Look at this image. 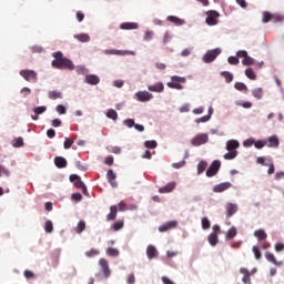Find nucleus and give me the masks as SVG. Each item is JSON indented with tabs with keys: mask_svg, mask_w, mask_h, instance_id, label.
Returning a JSON list of instances; mask_svg holds the SVG:
<instances>
[{
	"mask_svg": "<svg viewBox=\"0 0 284 284\" xmlns=\"http://www.w3.org/2000/svg\"><path fill=\"white\" fill-rule=\"evenodd\" d=\"M51 65L58 70H74V63H72L68 58H62V60H53Z\"/></svg>",
	"mask_w": 284,
	"mask_h": 284,
	"instance_id": "1",
	"label": "nucleus"
},
{
	"mask_svg": "<svg viewBox=\"0 0 284 284\" xmlns=\"http://www.w3.org/2000/svg\"><path fill=\"white\" fill-rule=\"evenodd\" d=\"M20 77H22V79H24V81H28L29 83H37V81H39V75L37 71L30 69L21 70Z\"/></svg>",
	"mask_w": 284,
	"mask_h": 284,
	"instance_id": "2",
	"label": "nucleus"
},
{
	"mask_svg": "<svg viewBox=\"0 0 284 284\" xmlns=\"http://www.w3.org/2000/svg\"><path fill=\"white\" fill-rule=\"evenodd\" d=\"M181 83H185V78L173 75L171 77V82H168L166 85L172 90H183V85Z\"/></svg>",
	"mask_w": 284,
	"mask_h": 284,
	"instance_id": "3",
	"label": "nucleus"
},
{
	"mask_svg": "<svg viewBox=\"0 0 284 284\" xmlns=\"http://www.w3.org/2000/svg\"><path fill=\"white\" fill-rule=\"evenodd\" d=\"M209 139L210 138L205 133L197 134L191 140V144L194 148H199V145H204V143H207Z\"/></svg>",
	"mask_w": 284,
	"mask_h": 284,
	"instance_id": "4",
	"label": "nucleus"
},
{
	"mask_svg": "<svg viewBox=\"0 0 284 284\" xmlns=\"http://www.w3.org/2000/svg\"><path fill=\"white\" fill-rule=\"evenodd\" d=\"M207 17H206V23L207 26H216L219 23V18L221 17V14L217 11L214 10H210L206 12Z\"/></svg>",
	"mask_w": 284,
	"mask_h": 284,
	"instance_id": "5",
	"label": "nucleus"
},
{
	"mask_svg": "<svg viewBox=\"0 0 284 284\" xmlns=\"http://www.w3.org/2000/svg\"><path fill=\"white\" fill-rule=\"evenodd\" d=\"M219 54H221V49L209 50L203 57L204 63H212Z\"/></svg>",
	"mask_w": 284,
	"mask_h": 284,
	"instance_id": "6",
	"label": "nucleus"
},
{
	"mask_svg": "<svg viewBox=\"0 0 284 284\" xmlns=\"http://www.w3.org/2000/svg\"><path fill=\"white\" fill-rule=\"evenodd\" d=\"M99 265L101 267L104 278H110V274H112V271H110V264L108 263V260H105L103 257L100 258Z\"/></svg>",
	"mask_w": 284,
	"mask_h": 284,
	"instance_id": "7",
	"label": "nucleus"
},
{
	"mask_svg": "<svg viewBox=\"0 0 284 284\" xmlns=\"http://www.w3.org/2000/svg\"><path fill=\"white\" fill-rule=\"evenodd\" d=\"M221 169V161L215 160L212 162L210 168L206 170V176H215Z\"/></svg>",
	"mask_w": 284,
	"mask_h": 284,
	"instance_id": "8",
	"label": "nucleus"
},
{
	"mask_svg": "<svg viewBox=\"0 0 284 284\" xmlns=\"http://www.w3.org/2000/svg\"><path fill=\"white\" fill-rule=\"evenodd\" d=\"M135 97L141 103H145L146 101H151V99H154V95L148 91H139Z\"/></svg>",
	"mask_w": 284,
	"mask_h": 284,
	"instance_id": "9",
	"label": "nucleus"
},
{
	"mask_svg": "<svg viewBox=\"0 0 284 284\" xmlns=\"http://www.w3.org/2000/svg\"><path fill=\"white\" fill-rule=\"evenodd\" d=\"M106 181L110 183L111 187H119L116 183V173L112 169L106 172Z\"/></svg>",
	"mask_w": 284,
	"mask_h": 284,
	"instance_id": "10",
	"label": "nucleus"
},
{
	"mask_svg": "<svg viewBox=\"0 0 284 284\" xmlns=\"http://www.w3.org/2000/svg\"><path fill=\"white\" fill-rule=\"evenodd\" d=\"M226 210V216L227 219H230L231 216H234V214H236V212H239V205L229 202L225 206Z\"/></svg>",
	"mask_w": 284,
	"mask_h": 284,
	"instance_id": "11",
	"label": "nucleus"
},
{
	"mask_svg": "<svg viewBox=\"0 0 284 284\" xmlns=\"http://www.w3.org/2000/svg\"><path fill=\"white\" fill-rule=\"evenodd\" d=\"M178 225L179 222L176 221L166 222L159 227V232H169V230H174Z\"/></svg>",
	"mask_w": 284,
	"mask_h": 284,
	"instance_id": "12",
	"label": "nucleus"
},
{
	"mask_svg": "<svg viewBox=\"0 0 284 284\" xmlns=\"http://www.w3.org/2000/svg\"><path fill=\"white\" fill-rule=\"evenodd\" d=\"M176 187V182H170L165 186L159 189L160 194H169V192H173Z\"/></svg>",
	"mask_w": 284,
	"mask_h": 284,
	"instance_id": "13",
	"label": "nucleus"
},
{
	"mask_svg": "<svg viewBox=\"0 0 284 284\" xmlns=\"http://www.w3.org/2000/svg\"><path fill=\"white\" fill-rule=\"evenodd\" d=\"M232 187V183L230 182H223L213 187V192L221 193L225 192V190H230Z\"/></svg>",
	"mask_w": 284,
	"mask_h": 284,
	"instance_id": "14",
	"label": "nucleus"
},
{
	"mask_svg": "<svg viewBox=\"0 0 284 284\" xmlns=\"http://www.w3.org/2000/svg\"><path fill=\"white\" fill-rule=\"evenodd\" d=\"M146 256L152 261V258H158L159 256V251H156V247L154 245H149L146 247Z\"/></svg>",
	"mask_w": 284,
	"mask_h": 284,
	"instance_id": "15",
	"label": "nucleus"
},
{
	"mask_svg": "<svg viewBox=\"0 0 284 284\" xmlns=\"http://www.w3.org/2000/svg\"><path fill=\"white\" fill-rule=\"evenodd\" d=\"M104 54H116L120 57H125V54L134 55V51H123V50L112 49V50H105Z\"/></svg>",
	"mask_w": 284,
	"mask_h": 284,
	"instance_id": "16",
	"label": "nucleus"
},
{
	"mask_svg": "<svg viewBox=\"0 0 284 284\" xmlns=\"http://www.w3.org/2000/svg\"><path fill=\"white\" fill-rule=\"evenodd\" d=\"M241 144L239 143V141L236 140H229L226 142V150L227 152H236V149L240 146Z\"/></svg>",
	"mask_w": 284,
	"mask_h": 284,
	"instance_id": "17",
	"label": "nucleus"
},
{
	"mask_svg": "<svg viewBox=\"0 0 284 284\" xmlns=\"http://www.w3.org/2000/svg\"><path fill=\"white\" fill-rule=\"evenodd\" d=\"M148 90L150 92H163L165 90V85H163V82H158L155 84L149 85Z\"/></svg>",
	"mask_w": 284,
	"mask_h": 284,
	"instance_id": "18",
	"label": "nucleus"
},
{
	"mask_svg": "<svg viewBox=\"0 0 284 284\" xmlns=\"http://www.w3.org/2000/svg\"><path fill=\"white\" fill-rule=\"evenodd\" d=\"M54 165L59 169L68 168V160H65L63 156H55Z\"/></svg>",
	"mask_w": 284,
	"mask_h": 284,
	"instance_id": "19",
	"label": "nucleus"
},
{
	"mask_svg": "<svg viewBox=\"0 0 284 284\" xmlns=\"http://www.w3.org/2000/svg\"><path fill=\"white\" fill-rule=\"evenodd\" d=\"M121 30H138L139 29V24L136 22H123L120 26Z\"/></svg>",
	"mask_w": 284,
	"mask_h": 284,
	"instance_id": "20",
	"label": "nucleus"
},
{
	"mask_svg": "<svg viewBox=\"0 0 284 284\" xmlns=\"http://www.w3.org/2000/svg\"><path fill=\"white\" fill-rule=\"evenodd\" d=\"M265 258L266 261H268V263H273V265H276L277 267H281V265H283V262L276 261V257L270 252L265 253Z\"/></svg>",
	"mask_w": 284,
	"mask_h": 284,
	"instance_id": "21",
	"label": "nucleus"
},
{
	"mask_svg": "<svg viewBox=\"0 0 284 284\" xmlns=\"http://www.w3.org/2000/svg\"><path fill=\"white\" fill-rule=\"evenodd\" d=\"M267 148H278L280 145V141H278V136L276 135H272L270 136L267 140Z\"/></svg>",
	"mask_w": 284,
	"mask_h": 284,
	"instance_id": "22",
	"label": "nucleus"
},
{
	"mask_svg": "<svg viewBox=\"0 0 284 284\" xmlns=\"http://www.w3.org/2000/svg\"><path fill=\"white\" fill-rule=\"evenodd\" d=\"M118 212L119 207L116 205L110 206V213L106 215V221H114V219H116Z\"/></svg>",
	"mask_w": 284,
	"mask_h": 284,
	"instance_id": "23",
	"label": "nucleus"
},
{
	"mask_svg": "<svg viewBox=\"0 0 284 284\" xmlns=\"http://www.w3.org/2000/svg\"><path fill=\"white\" fill-rule=\"evenodd\" d=\"M100 81L101 80L94 74H90L85 77V83H88L89 85H99Z\"/></svg>",
	"mask_w": 284,
	"mask_h": 284,
	"instance_id": "24",
	"label": "nucleus"
},
{
	"mask_svg": "<svg viewBox=\"0 0 284 284\" xmlns=\"http://www.w3.org/2000/svg\"><path fill=\"white\" fill-rule=\"evenodd\" d=\"M166 21H170L171 23H174V26H184L185 20L178 18L176 16H169L166 18Z\"/></svg>",
	"mask_w": 284,
	"mask_h": 284,
	"instance_id": "25",
	"label": "nucleus"
},
{
	"mask_svg": "<svg viewBox=\"0 0 284 284\" xmlns=\"http://www.w3.org/2000/svg\"><path fill=\"white\" fill-rule=\"evenodd\" d=\"M253 234H254V236L257 237L258 242L267 240V233H265V231L263 229L254 231Z\"/></svg>",
	"mask_w": 284,
	"mask_h": 284,
	"instance_id": "26",
	"label": "nucleus"
},
{
	"mask_svg": "<svg viewBox=\"0 0 284 284\" xmlns=\"http://www.w3.org/2000/svg\"><path fill=\"white\" fill-rule=\"evenodd\" d=\"M48 97L51 101H57V99H63V93H61V91L53 90L48 92Z\"/></svg>",
	"mask_w": 284,
	"mask_h": 284,
	"instance_id": "27",
	"label": "nucleus"
},
{
	"mask_svg": "<svg viewBox=\"0 0 284 284\" xmlns=\"http://www.w3.org/2000/svg\"><path fill=\"white\" fill-rule=\"evenodd\" d=\"M74 39H77L81 43H89L90 36L88 33H80V34H75Z\"/></svg>",
	"mask_w": 284,
	"mask_h": 284,
	"instance_id": "28",
	"label": "nucleus"
},
{
	"mask_svg": "<svg viewBox=\"0 0 284 284\" xmlns=\"http://www.w3.org/2000/svg\"><path fill=\"white\" fill-rule=\"evenodd\" d=\"M240 273L244 274V276L242 278V283L250 284L251 283L250 271H247V268H240Z\"/></svg>",
	"mask_w": 284,
	"mask_h": 284,
	"instance_id": "29",
	"label": "nucleus"
},
{
	"mask_svg": "<svg viewBox=\"0 0 284 284\" xmlns=\"http://www.w3.org/2000/svg\"><path fill=\"white\" fill-rule=\"evenodd\" d=\"M236 234H237L236 227L232 226L226 232V236H225L226 241H232V239H234V236H236Z\"/></svg>",
	"mask_w": 284,
	"mask_h": 284,
	"instance_id": "30",
	"label": "nucleus"
},
{
	"mask_svg": "<svg viewBox=\"0 0 284 284\" xmlns=\"http://www.w3.org/2000/svg\"><path fill=\"white\" fill-rule=\"evenodd\" d=\"M207 241H209L210 245H212V247H214L219 243V235L211 233L207 236Z\"/></svg>",
	"mask_w": 284,
	"mask_h": 284,
	"instance_id": "31",
	"label": "nucleus"
},
{
	"mask_svg": "<svg viewBox=\"0 0 284 284\" xmlns=\"http://www.w3.org/2000/svg\"><path fill=\"white\" fill-rule=\"evenodd\" d=\"M221 77H223L227 83L234 81V74L230 73V71H222Z\"/></svg>",
	"mask_w": 284,
	"mask_h": 284,
	"instance_id": "32",
	"label": "nucleus"
},
{
	"mask_svg": "<svg viewBox=\"0 0 284 284\" xmlns=\"http://www.w3.org/2000/svg\"><path fill=\"white\" fill-rule=\"evenodd\" d=\"M239 156V151H229L227 153L224 154L225 161H232Z\"/></svg>",
	"mask_w": 284,
	"mask_h": 284,
	"instance_id": "33",
	"label": "nucleus"
},
{
	"mask_svg": "<svg viewBox=\"0 0 284 284\" xmlns=\"http://www.w3.org/2000/svg\"><path fill=\"white\" fill-rule=\"evenodd\" d=\"M11 145L13 148H23L24 142H23V138H16L11 141Z\"/></svg>",
	"mask_w": 284,
	"mask_h": 284,
	"instance_id": "34",
	"label": "nucleus"
},
{
	"mask_svg": "<svg viewBox=\"0 0 284 284\" xmlns=\"http://www.w3.org/2000/svg\"><path fill=\"white\" fill-rule=\"evenodd\" d=\"M245 77H247V79H251V81H256V73L254 72V69H252V68H247L245 70Z\"/></svg>",
	"mask_w": 284,
	"mask_h": 284,
	"instance_id": "35",
	"label": "nucleus"
},
{
	"mask_svg": "<svg viewBox=\"0 0 284 284\" xmlns=\"http://www.w3.org/2000/svg\"><path fill=\"white\" fill-rule=\"evenodd\" d=\"M84 230H85V221L80 220L77 227H74V232H77V234H81Z\"/></svg>",
	"mask_w": 284,
	"mask_h": 284,
	"instance_id": "36",
	"label": "nucleus"
},
{
	"mask_svg": "<svg viewBox=\"0 0 284 284\" xmlns=\"http://www.w3.org/2000/svg\"><path fill=\"white\" fill-rule=\"evenodd\" d=\"M99 254H101V252L97 248H91V250L85 252V256L88 258H94V256H99Z\"/></svg>",
	"mask_w": 284,
	"mask_h": 284,
	"instance_id": "37",
	"label": "nucleus"
},
{
	"mask_svg": "<svg viewBox=\"0 0 284 284\" xmlns=\"http://www.w3.org/2000/svg\"><path fill=\"white\" fill-rule=\"evenodd\" d=\"M273 14L270 11H264L262 14V21L263 23H270V21L273 19Z\"/></svg>",
	"mask_w": 284,
	"mask_h": 284,
	"instance_id": "38",
	"label": "nucleus"
},
{
	"mask_svg": "<svg viewBox=\"0 0 284 284\" xmlns=\"http://www.w3.org/2000/svg\"><path fill=\"white\" fill-rule=\"evenodd\" d=\"M252 94L255 99L261 100L263 99V89L262 88L254 89L252 91Z\"/></svg>",
	"mask_w": 284,
	"mask_h": 284,
	"instance_id": "39",
	"label": "nucleus"
},
{
	"mask_svg": "<svg viewBox=\"0 0 284 284\" xmlns=\"http://www.w3.org/2000/svg\"><path fill=\"white\" fill-rule=\"evenodd\" d=\"M265 145H267V140H255L254 146L256 148V150H263Z\"/></svg>",
	"mask_w": 284,
	"mask_h": 284,
	"instance_id": "40",
	"label": "nucleus"
},
{
	"mask_svg": "<svg viewBox=\"0 0 284 284\" xmlns=\"http://www.w3.org/2000/svg\"><path fill=\"white\" fill-rule=\"evenodd\" d=\"M206 168H207V162L201 161L197 164V174H203V172H205Z\"/></svg>",
	"mask_w": 284,
	"mask_h": 284,
	"instance_id": "41",
	"label": "nucleus"
},
{
	"mask_svg": "<svg viewBox=\"0 0 284 284\" xmlns=\"http://www.w3.org/2000/svg\"><path fill=\"white\" fill-rule=\"evenodd\" d=\"M235 90H239L240 92H247V85L243 82H236L234 84Z\"/></svg>",
	"mask_w": 284,
	"mask_h": 284,
	"instance_id": "42",
	"label": "nucleus"
},
{
	"mask_svg": "<svg viewBox=\"0 0 284 284\" xmlns=\"http://www.w3.org/2000/svg\"><path fill=\"white\" fill-rule=\"evenodd\" d=\"M242 63L244 65H254L256 62L254 61V58L246 55L243 60Z\"/></svg>",
	"mask_w": 284,
	"mask_h": 284,
	"instance_id": "43",
	"label": "nucleus"
},
{
	"mask_svg": "<svg viewBox=\"0 0 284 284\" xmlns=\"http://www.w3.org/2000/svg\"><path fill=\"white\" fill-rule=\"evenodd\" d=\"M108 119H112L113 121H116L119 119V113H116L113 109H110L106 113Z\"/></svg>",
	"mask_w": 284,
	"mask_h": 284,
	"instance_id": "44",
	"label": "nucleus"
},
{
	"mask_svg": "<svg viewBox=\"0 0 284 284\" xmlns=\"http://www.w3.org/2000/svg\"><path fill=\"white\" fill-rule=\"evenodd\" d=\"M52 230H54V226L52 224V221L48 220L45 223H44V231L50 234L52 232Z\"/></svg>",
	"mask_w": 284,
	"mask_h": 284,
	"instance_id": "45",
	"label": "nucleus"
},
{
	"mask_svg": "<svg viewBox=\"0 0 284 284\" xmlns=\"http://www.w3.org/2000/svg\"><path fill=\"white\" fill-rule=\"evenodd\" d=\"M145 148H148L149 150H154L158 145L156 141L154 140H149L144 142Z\"/></svg>",
	"mask_w": 284,
	"mask_h": 284,
	"instance_id": "46",
	"label": "nucleus"
},
{
	"mask_svg": "<svg viewBox=\"0 0 284 284\" xmlns=\"http://www.w3.org/2000/svg\"><path fill=\"white\" fill-rule=\"evenodd\" d=\"M108 256H119V250L114 247H108L106 248Z\"/></svg>",
	"mask_w": 284,
	"mask_h": 284,
	"instance_id": "47",
	"label": "nucleus"
},
{
	"mask_svg": "<svg viewBox=\"0 0 284 284\" xmlns=\"http://www.w3.org/2000/svg\"><path fill=\"white\" fill-rule=\"evenodd\" d=\"M252 251H253V254H254V256H255V258H256V261H260V258H261V248H258V246H253L252 247Z\"/></svg>",
	"mask_w": 284,
	"mask_h": 284,
	"instance_id": "48",
	"label": "nucleus"
},
{
	"mask_svg": "<svg viewBox=\"0 0 284 284\" xmlns=\"http://www.w3.org/2000/svg\"><path fill=\"white\" fill-rule=\"evenodd\" d=\"M255 139L254 138H250V139H247V140H245L244 142H243V145H244V148H252V145H254L255 144Z\"/></svg>",
	"mask_w": 284,
	"mask_h": 284,
	"instance_id": "49",
	"label": "nucleus"
},
{
	"mask_svg": "<svg viewBox=\"0 0 284 284\" xmlns=\"http://www.w3.org/2000/svg\"><path fill=\"white\" fill-rule=\"evenodd\" d=\"M1 176H10V170L6 169L3 165H0V178Z\"/></svg>",
	"mask_w": 284,
	"mask_h": 284,
	"instance_id": "50",
	"label": "nucleus"
},
{
	"mask_svg": "<svg viewBox=\"0 0 284 284\" xmlns=\"http://www.w3.org/2000/svg\"><path fill=\"white\" fill-rule=\"evenodd\" d=\"M74 143V141L72 140V139H70V138H67L65 140H64V150H70V148H72V144Z\"/></svg>",
	"mask_w": 284,
	"mask_h": 284,
	"instance_id": "51",
	"label": "nucleus"
},
{
	"mask_svg": "<svg viewBox=\"0 0 284 284\" xmlns=\"http://www.w3.org/2000/svg\"><path fill=\"white\" fill-rule=\"evenodd\" d=\"M45 110H48V108L45 106H37L33 109L34 114L39 115V114H43V112H45Z\"/></svg>",
	"mask_w": 284,
	"mask_h": 284,
	"instance_id": "52",
	"label": "nucleus"
},
{
	"mask_svg": "<svg viewBox=\"0 0 284 284\" xmlns=\"http://www.w3.org/2000/svg\"><path fill=\"white\" fill-rule=\"evenodd\" d=\"M20 93L22 94L23 98H26V97H29V94L32 93V90H30V88H28V87H24V88L21 89Z\"/></svg>",
	"mask_w": 284,
	"mask_h": 284,
	"instance_id": "53",
	"label": "nucleus"
},
{
	"mask_svg": "<svg viewBox=\"0 0 284 284\" xmlns=\"http://www.w3.org/2000/svg\"><path fill=\"white\" fill-rule=\"evenodd\" d=\"M202 229L210 230V220L207 217H202Z\"/></svg>",
	"mask_w": 284,
	"mask_h": 284,
	"instance_id": "54",
	"label": "nucleus"
},
{
	"mask_svg": "<svg viewBox=\"0 0 284 284\" xmlns=\"http://www.w3.org/2000/svg\"><path fill=\"white\" fill-rule=\"evenodd\" d=\"M113 230L114 232H119V230H121L123 227V221H118L115 223H113Z\"/></svg>",
	"mask_w": 284,
	"mask_h": 284,
	"instance_id": "55",
	"label": "nucleus"
},
{
	"mask_svg": "<svg viewBox=\"0 0 284 284\" xmlns=\"http://www.w3.org/2000/svg\"><path fill=\"white\" fill-rule=\"evenodd\" d=\"M227 62L230 65H239L240 61L236 57H229Z\"/></svg>",
	"mask_w": 284,
	"mask_h": 284,
	"instance_id": "56",
	"label": "nucleus"
},
{
	"mask_svg": "<svg viewBox=\"0 0 284 284\" xmlns=\"http://www.w3.org/2000/svg\"><path fill=\"white\" fill-rule=\"evenodd\" d=\"M260 247L262 250H268V247H271L270 242H267V240L260 241Z\"/></svg>",
	"mask_w": 284,
	"mask_h": 284,
	"instance_id": "57",
	"label": "nucleus"
},
{
	"mask_svg": "<svg viewBox=\"0 0 284 284\" xmlns=\"http://www.w3.org/2000/svg\"><path fill=\"white\" fill-rule=\"evenodd\" d=\"M185 165V160H182L181 162H176L172 164V168H174V170H181V168H184Z\"/></svg>",
	"mask_w": 284,
	"mask_h": 284,
	"instance_id": "58",
	"label": "nucleus"
},
{
	"mask_svg": "<svg viewBox=\"0 0 284 284\" xmlns=\"http://www.w3.org/2000/svg\"><path fill=\"white\" fill-rule=\"evenodd\" d=\"M116 207L119 209L120 212H125V211H128V205H126L123 201H121V202L118 204Z\"/></svg>",
	"mask_w": 284,
	"mask_h": 284,
	"instance_id": "59",
	"label": "nucleus"
},
{
	"mask_svg": "<svg viewBox=\"0 0 284 284\" xmlns=\"http://www.w3.org/2000/svg\"><path fill=\"white\" fill-rule=\"evenodd\" d=\"M163 41H164V43H170V41H172V33H170V31H166L164 33Z\"/></svg>",
	"mask_w": 284,
	"mask_h": 284,
	"instance_id": "60",
	"label": "nucleus"
},
{
	"mask_svg": "<svg viewBox=\"0 0 284 284\" xmlns=\"http://www.w3.org/2000/svg\"><path fill=\"white\" fill-rule=\"evenodd\" d=\"M154 37V32L146 31L144 34V41H152V38Z\"/></svg>",
	"mask_w": 284,
	"mask_h": 284,
	"instance_id": "61",
	"label": "nucleus"
},
{
	"mask_svg": "<svg viewBox=\"0 0 284 284\" xmlns=\"http://www.w3.org/2000/svg\"><path fill=\"white\" fill-rule=\"evenodd\" d=\"M126 283L128 284H134L135 283L134 273H131V274L128 275Z\"/></svg>",
	"mask_w": 284,
	"mask_h": 284,
	"instance_id": "62",
	"label": "nucleus"
},
{
	"mask_svg": "<svg viewBox=\"0 0 284 284\" xmlns=\"http://www.w3.org/2000/svg\"><path fill=\"white\" fill-rule=\"evenodd\" d=\"M124 125H126V128H134V120L133 119H128L124 120Z\"/></svg>",
	"mask_w": 284,
	"mask_h": 284,
	"instance_id": "63",
	"label": "nucleus"
},
{
	"mask_svg": "<svg viewBox=\"0 0 284 284\" xmlns=\"http://www.w3.org/2000/svg\"><path fill=\"white\" fill-rule=\"evenodd\" d=\"M57 112H58L59 114H65V108H64L62 104H59V105L57 106Z\"/></svg>",
	"mask_w": 284,
	"mask_h": 284,
	"instance_id": "64",
	"label": "nucleus"
}]
</instances>
